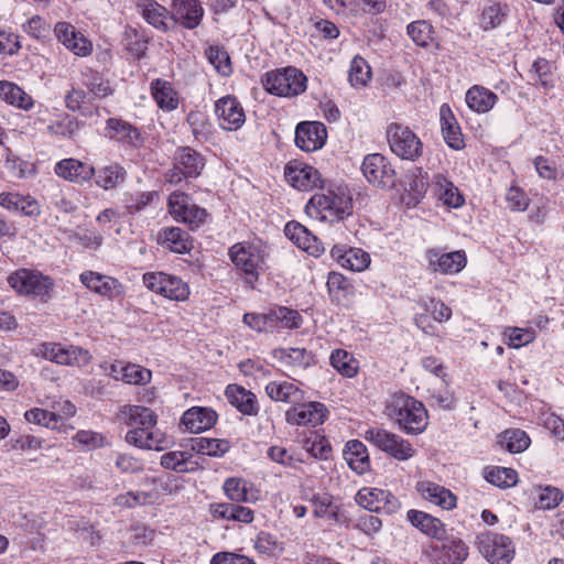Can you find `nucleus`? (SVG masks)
Segmentation results:
<instances>
[{"label": "nucleus", "mask_w": 564, "mask_h": 564, "mask_svg": "<svg viewBox=\"0 0 564 564\" xmlns=\"http://www.w3.org/2000/svg\"><path fill=\"white\" fill-rule=\"evenodd\" d=\"M386 413L406 434L417 435L429 425L425 405L403 392L394 393L386 405Z\"/></svg>", "instance_id": "1"}, {"label": "nucleus", "mask_w": 564, "mask_h": 564, "mask_svg": "<svg viewBox=\"0 0 564 564\" xmlns=\"http://www.w3.org/2000/svg\"><path fill=\"white\" fill-rule=\"evenodd\" d=\"M351 212L352 199L345 193L314 194L305 206L307 216L321 221H339Z\"/></svg>", "instance_id": "2"}, {"label": "nucleus", "mask_w": 564, "mask_h": 564, "mask_svg": "<svg viewBox=\"0 0 564 564\" xmlns=\"http://www.w3.org/2000/svg\"><path fill=\"white\" fill-rule=\"evenodd\" d=\"M228 256L237 270L245 275L248 284L258 281L259 275L265 271V247L261 242H238L228 250Z\"/></svg>", "instance_id": "3"}, {"label": "nucleus", "mask_w": 564, "mask_h": 564, "mask_svg": "<svg viewBox=\"0 0 564 564\" xmlns=\"http://www.w3.org/2000/svg\"><path fill=\"white\" fill-rule=\"evenodd\" d=\"M7 282L14 292L22 296L39 297L47 302L54 290V280L36 269L20 268L7 278Z\"/></svg>", "instance_id": "4"}, {"label": "nucleus", "mask_w": 564, "mask_h": 564, "mask_svg": "<svg viewBox=\"0 0 564 564\" xmlns=\"http://www.w3.org/2000/svg\"><path fill=\"white\" fill-rule=\"evenodd\" d=\"M261 83L269 94L288 98L299 96L307 88V77L293 66L267 72Z\"/></svg>", "instance_id": "5"}, {"label": "nucleus", "mask_w": 564, "mask_h": 564, "mask_svg": "<svg viewBox=\"0 0 564 564\" xmlns=\"http://www.w3.org/2000/svg\"><path fill=\"white\" fill-rule=\"evenodd\" d=\"M205 167V158L202 153L191 147H180L172 158V167L164 177L173 185L180 184L186 178H197Z\"/></svg>", "instance_id": "6"}, {"label": "nucleus", "mask_w": 564, "mask_h": 564, "mask_svg": "<svg viewBox=\"0 0 564 564\" xmlns=\"http://www.w3.org/2000/svg\"><path fill=\"white\" fill-rule=\"evenodd\" d=\"M33 354L61 366L85 367L93 360L88 349L76 345L64 346L61 343H41Z\"/></svg>", "instance_id": "7"}, {"label": "nucleus", "mask_w": 564, "mask_h": 564, "mask_svg": "<svg viewBox=\"0 0 564 564\" xmlns=\"http://www.w3.org/2000/svg\"><path fill=\"white\" fill-rule=\"evenodd\" d=\"M167 207L173 219L185 224L191 230L198 229L209 218V213L195 204L193 198L184 192L171 193Z\"/></svg>", "instance_id": "8"}, {"label": "nucleus", "mask_w": 564, "mask_h": 564, "mask_svg": "<svg viewBox=\"0 0 564 564\" xmlns=\"http://www.w3.org/2000/svg\"><path fill=\"white\" fill-rule=\"evenodd\" d=\"M475 544L490 564H510L514 558V544L505 534L485 531L477 535Z\"/></svg>", "instance_id": "9"}, {"label": "nucleus", "mask_w": 564, "mask_h": 564, "mask_svg": "<svg viewBox=\"0 0 564 564\" xmlns=\"http://www.w3.org/2000/svg\"><path fill=\"white\" fill-rule=\"evenodd\" d=\"M386 134L390 150L400 159L414 162L423 154V142L409 127L392 122Z\"/></svg>", "instance_id": "10"}, {"label": "nucleus", "mask_w": 564, "mask_h": 564, "mask_svg": "<svg viewBox=\"0 0 564 564\" xmlns=\"http://www.w3.org/2000/svg\"><path fill=\"white\" fill-rule=\"evenodd\" d=\"M365 438L397 460L404 462L415 455V449L408 440L384 429L370 427L365 432Z\"/></svg>", "instance_id": "11"}, {"label": "nucleus", "mask_w": 564, "mask_h": 564, "mask_svg": "<svg viewBox=\"0 0 564 564\" xmlns=\"http://www.w3.org/2000/svg\"><path fill=\"white\" fill-rule=\"evenodd\" d=\"M142 281L148 290L171 301L184 302L191 294L186 282L176 275L162 271L147 272L142 275Z\"/></svg>", "instance_id": "12"}, {"label": "nucleus", "mask_w": 564, "mask_h": 564, "mask_svg": "<svg viewBox=\"0 0 564 564\" xmlns=\"http://www.w3.org/2000/svg\"><path fill=\"white\" fill-rule=\"evenodd\" d=\"M361 171L366 180L378 187L391 188L395 185V171L389 160L380 153L366 155Z\"/></svg>", "instance_id": "13"}, {"label": "nucleus", "mask_w": 564, "mask_h": 564, "mask_svg": "<svg viewBox=\"0 0 564 564\" xmlns=\"http://www.w3.org/2000/svg\"><path fill=\"white\" fill-rule=\"evenodd\" d=\"M424 258L429 270L441 274H456L467 264L464 250L445 252L442 248H430L425 251Z\"/></svg>", "instance_id": "14"}, {"label": "nucleus", "mask_w": 564, "mask_h": 564, "mask_svg": "<svg viewBox=\"0 0 564 564\" xmlns=\"http://www.w3.org/2000/svg\"><path fill=\"white\" fill-rule=\"evenodd\" d=\"M214 112L220 129L225 131H237L246 122L245 109L234 95H226L216 100Z\"/></svg>", "instance_id": "15"}, {"label": "nucleus", "mask_w": 564, "mask_h": 564, "mask_svg": "<svg viewBox=\"0 0 564 564\" xmlns=\"http://www.w3.org/2000/svg\"><path fill=\"white\" fill-rule=\"evenodd\" d=\"M424 555L434 564H462L468 556V546L460 539H451L441 544L432 543Z\"/></svg>", "instance_id": "16"}, {"label": "nucleus", "mask_w": 564, "mask_h": 564, "mask_svg": "<svg viewBox=\"0 0 564 564\" xmlns=\"http://www.w3.org/2000/svg\"><path fill=\"white\" fill-rule=\"evenodd\" d=\"M328 413L326 405L321 402H300L285 412V420L291 425L317 426L325 422Z\"/></svg>", "instance_id": "17"}, {"label": "nucleus", "mask_w": 564, "mask_h": 564, "mask_svg": "<svg viewBox=\"0 0 564 564\" xmlns=\"http://www.w3.org/2000/svg\"><path fill=\"white\" fill-rule=\"evenodd\" d=\"M326 286L332 304L345 310L352 308L356 289L350 279L340 272L332 271L328 273Z\"/></svg>", "instance_id": "18"}, {"label": "nucleus", "mask_w": 564, "mask_h": 564, "mask_svg": "<svg viewBox=\"0 0 564 564\" xmlns=\"http://www.w3.org/2000/svg\"><path fill=\"white\" fill-rule=\"evenodd\" d=\"M79 281L91 292L108 300H115L124 294L123 285L116 278L91 270L79 274Z\"/></svg>", "instance_id": "19"}, {"label": "nucleus", "mask_w": 564, "mask_h": 564, "mask_svg": "<svg viewBox=\"0 0 564 564\" xmlns=\"http://www.w3.org/2000/svg\"><path fill=\"white\" fill-rule=\"evenodd\" d=\"M326 140V126L321 121H304L296 126L295 144L303 151L319 150L324 147Z\"/></svg>", "instance_id": "20"}, {"label": "nucleus", "mask_w": 564, "mask_h": 564, "mask_svg": "<svg viewBox=\"0 0 564 564\" xmlns=\"http://www.w3.org/2000/svg\"><path fill=\"white\" fill-rule=\"evenodd\" d=\"M105 135L109 140L129 148L138 149L143 143L139 128L121 118L107 119Z\"/></svg>", "instance_id": "21"}, {"label": "nucleus", "mask_w": 564, "mask_h": 564, "mask_svg": "<svg viewBox=\"0 0 564 564\" xmlns=\"http://www.w3.org/2000/svg\"><path fill=\"white\" fill-rule=\"evenodd\" d=\"M288 182L300 191H312L323 188L322 175L317 169L304 163H289L285 166Z\"/></svg>", "instance_id": "22"}, {"label": "nucleus", "mask_w": 564, "mask_h": 564, "mask_svg": "<svg viewBox=\"0 0 564 564\" xmlns=\"http://www.w3.org/2000/svg\"><path fill=\"white\" fill-rule=\"evenodd\" d=\"M54 173L65 181L84 184L94 178L96 169L77 159L67 158L58 161L54 165Z\"/></svg>", "instance_id": "23"}, {"label": "nucleus", "mask_w": 564, "mask_h": 564, "mask_svg": "<svg viewBox=\"0 0 564 564\" xmlns=\"http://www.w3.org/2000/svg\"><path fill=\"white\" fill-rule=\"evenodd\" d=\"M285 236L300 249L318 257L324 252L323 243L305 226L299 221H289L284 227Z\"/></svg>", "instance_id": "24"}, {"label": "nucleus", "mask_w": 564, "mask_h": 564, "mask_svg": "<svg viewBox=\"0 0 564 564\" xmlns=\"http://www.w3.org/2000/svg\"><path fill=\"white\" fill-rule=\"evenodd\" d=\"M218 415L212 408L192 406L181 417V426L189 433H200L212 429Z\"/></svg>", "instance_id": "25"}, {"label": "nucleus", "mask_w": 564, "mask_h": 564, "mask_svg": "<svg viewBox=\"0 0 564 564\" xmlns=\"http://www.w3.org/2000/svg\"><path fill=\"white\" fill-rule=\"evenodd\" d=\"M124 440L128 444L141 449H163L167 442L165 435L155 427L130 429Z\"/></svg>", "instance_id": "26"}, {"label": "nucleus", "mask_w": 564, "mask_h": 564, "mask_svg": "<svg viewBox=\"0 0 564 564\" xmlns=\"http://www.w3.org/2000/svg\"><path fill=\"white\" fill-rule=\"evenodd\" d=\"M441 131L445 143L453 150L465 148L464 135L460 126L448 104L440 108Z\"/></svg>", "instance_id": "27"}, {"label": "nucleus", "mask_w": 564, "mask_h": 564, "mask_svg": "<svg viewBox=\"0 0 564 564\" xmlns=\"http://www.w3.org/2000/svg\"><path fill=\"white\" fill-rule=\"evenodd\" d=\"M555 65L546 58H536L528 70L529 84L549 94L556 86Z\"/></svg>", "instance_id": "28"}, {"label": "nucleus", "mask_w": 564, "mask_h": 564, "mask_svg": "<svg viewBox=\"0 0 564 564\" xmlns=\"http://www.w3.org/2000/svg\"><path fill=\"white\" fill-rule=\"evenodd\" d=\"M228 402L241 414L256 416L260 411L257 395L239 384H228L225 389Z\"/></svg>", "instance_id": "29"}, {"label": "nucleus", "mask_w": 564, "mask_h": 564, "mask_svg": "<svg viewBox=\"0 0 564 564\" xmlns=\"http://www.w3.org/2000/svg\"><path fill=\"white\" fill-rule=\"evenodd\" d=\"M158 243L174 253H189L193 249V239L187 231L180 227H164L156 238Z\"/></svg>", "instance_id": "30"}, {"label": "nucleus", "mask_w": 564, "mask_h": 564, "mask_svg": "<svg viewBox=\"0 0 564 564\" xmlns=\"http://www.w3.org/2000/svg\"><path fill=\"white\" fill-rule=\"evenodd\" d=\"M0 206L10 212H20L28 217L41 215V205L31 195H23L18 192L0 193Z\"/></svg>", "instance_id": "31"}, {"label": "nucleus", "mask_w": 564, "mask_h": 564, "mask_svg": "<svg viewBox=\"0 0 564 564\" xmlns=\"http://www.w3.org/2000/svg\"><path fill=\"white\" fill-rule=\"evenodd\" d=\"M119 420L131 429L155 427L158 424L156 413L142 405H123L118 413Z\"/></svg>", "instance_id": "32"}, {"label": "nucleus", "mask_w": 564, "mask_h": 564, "mask_svg": "<svg viewBox=\"0 0 564 564\" xmlns=\"http://www.w3.org/2000/svg\"><path fill=\"white\" fill-rule=\"evenodd\" d=\"M408 521L422 533L436 540H443L446 534L442 521L424 511L411 509L406 513Z\"/></svg>", "instance_id": "33"}, {"label": "nucleus", "mask_w": 564, "mask_h": 564, "mask_svg": "<svg viewBox=\"0 0 564 564\" xmlns=\"http://www.w3.org/2000/svg\"><path fill=\"white\" fill-rule=\"evenodd\" d=\"M173 11L175 19L188 30L197 28L204 15L198 0H174Z\"/></svg>", "instance_id": "34"}, {"label": "nucleus", "mask_w": 564, "mask_h": 564, "mask_svg": "<svg viewBox=\"0 0 564 564\" xmlns=\"http://www.w3.org/2000/svg\"><path fill=\"white\" fill-rule=\"evenodd\" d=\"M150 91L160 109L167 112L177 109L180 104L178 93L170 82L155 78L150 84Z\"/></svg>", "instance_id": "35"}, {"label": "nucleus", "mask_w": 564, "mask_h": 564, "mask_svg": "<svg viewBox=\"0 0 564 564\" xmlns=\"http://www.w3.org/2000/svg\"><path fill=\"white\" fill-rule=\"evenodd\" d=\"M95 183L105 191H111L120 187L128 177V172L123 165L112 162L96 170Z\"/></svg>", "instance_id": "36"}, {"label": "nucleus", "mask_w": 564, "mask_h": 564, "mask_svg": "<svg viewBox=\"0 0 564 564\" xmlns=\"http://www.w3.org/2000/svg\"><path fill=\"white\" fill-rule=\"evenodd\" d=\"M417 490L421 492L424 499L440 506L445 510H451L456 507V496L449 489L443 486L432 481H423L419 482Z\"/></svg>", "instance_id": "37"}, {"label": "nucleus", "mask_w": 564, "mask_h": 564, "mask_svg": "<svg viewBox=\"0 0 564 564\" xmlns=\"http://www.w3.org/2000/svg\"><path fill=\"white\" fill-rule=\"evenodd\" d=\"M265 393L275 402L297 404L303 401L304 392L289 381H271L265 386Z\"/></svg>", "instance_id": "38"}, {"label": "nucleus", "mask_w": 564, "mask_h": 564, "mask_svg": "<svg viewBox=\"0 0 564 564\" xmlns=\"http://www.w3.org/2000/svg\"><path fill=\"white\" fill-rule=\"evenodd\" d=\"M498 101V96L490 89L474 85L466 93L467 106L477 113H486L494 108Z\"/></svg>", "instance_id": "39"}, {"label": "nucleus", "mask_w": 564, "mask_h": 564, "mask_svg": "<svg viewBox=\"0 0 564 564\" xmlns=\"http://www.w3.org/2000/svg\"><path fill=\"white\" fill-rule=\"evenodd\" d=\"M344 458L348 466L357 474H364L370 469L369 454L366 445L358 441H348L344 449Z\"/></svg>", "instance_id": "40"}, {"label": "nucleus", "mask_w": 564, "mask_h": 564, "mask_svg": "<svg viewBox=\"0 0 564 564\" xmlns=\"http://www.w3.org/2000/svg\"><path fill=\"white\" fill-rule=\"evenodd\" d=\"M0 98L7 104L24 111H29L34 107L32 96L15 83L9 80H0Z\"/></svg>", "instance_id": "41"}, {"label": "nucleus", "mask_w": 564, "mask_h": 564, "mask_svg": "<svg viewBox=\"0 0 564 564\" xmlns=\"http://www.w3.org/2000/svg\"><path fill=\"white\" fill-rule=\"evenodd\" d=\"M332 256L338 259L341 267L356 272L364 271L370 264L369 253L359 248H349L343 252L339 247L335 246L332 249Z\"/></svg>", "instance_id": "42"}, {"label": "nucleus", "mask_w": 564, "mask_h": 564, "mask_svg": "<svg viewBox=\"0 0 564 564\" xmlns=\"http://www.w3.org/2000/svg\"><path fill=\"white\" fill-rule=\"evenodd\" d=\"M272 356L284 366L307 368L314 364V356L305 348H276Z\"/></svg>", "instance_id": "43"}, {"label": "nucleus", "mask_w": 564, "mask_h": 564, "mask_svg": "<svg viewBox=\"0 0 564 564\" xmlns=\"http://www.w3.org/2000/svg\"><path fill=\"white\" fill-rule=\"evenodd\" d=\"M192 134L199 143L208 142L213 139L215 128L208 116L200 110H191L186 116Z\"/></svg>", "instance_id": "44"}, {"label": "nucleus", "mask_w": 564, "mask_h": 564, "mask_svg": "<svg viewBox=\"0 0 564 564\" xmlns=\"http://www.w3.org/2000/svg\"><path fill=\"white\" fill-rule=\"evenodd\" d=\"M137 8L149 24L161 31L167 30L165 20L169 11L165 7L154 0H138Z\"/></svg>", "instance_id": "45"}, {"label": "nucleus", "mask_w": 564, "mask_h": 564, "mask_svg": "<svg viewBox=\"0 0 564 564\" xmlns=\"http://www.w3.org/2000/svg\"><path fill=\"white\" fill-rule=\"evenodd\" d=\"M508 14V4L494 1L481 10L479 26L486 32L495 30L506 21Z\"/></svg>", "instance_id": "46"}, {"label": "nucleus", "mask_w": 564, "mask_h": 564, "mask_svg": "<svg viewBox=\"0 0 564 564\" xmlns=\"http://www.w3.org/2000/svg\"><path fill=\"white\" fill-rule=\"evenodd\" d=\"M254 551L263 557L276 558L284 552L283 542L267 531H260L252 540Z\"/></svg>", "instance_id": "47"}, {"label": "nucleus", "mask_w": 564, "mask_h": 564, "mask_svg": "<svg viewBox=\"0 0 564 564\" xmlns=\"http://www.w3.org/2000/svg\"><path fill=\"white\" fill-rule=\"evenodd\" d=\"M329 362L341 376L354 378L359 370V362L354 355L345 349H335L329 356Z\"/></svg>", "instance_id": "48"}, {"label": "nucleus", "mask_w": 564, "mask_h": 564, "mask_svg": "<svg viewBox=\"0 0 564 564\" xmlns=\"http://www.w3.org/2000/svg\"><path fill=\"white\" fill-rule=\"evenodd\" d=\"M501 447L510 453H522L531 444L530 436L521 429H508L499 435L498 440Z\"/></svg>", "instance_id": "49"}, {"label": "nucleus", "mask_w": 564, "mask_h": 564, "mask_svg": "<svg viewBox=\"0 0 564 564\" xmlns=\"http://www.w3.org/2000/svg\"><path fill=\"white\" fill-rule=\"evenodd\" d=\"M406 33L417 46L427 48L435 43L434 28L425 20H416L408 24Z\"/></svg>", "instance_id": "50"}, {"label": "nucleus", "mask_w": 564, "mask_h": 564, "mask_svg": "<svg viewBox=\"0 0 564 564\" xmlns=\"http://www.w3.org/2000/svg\"><path fill=\"white\" fill-rule=\"evenodd\" d=\"M192 454L189 452L174 451L161 456V466L176 473H189L195 470Z\"/></svg>", "instance_id": "51"}, {"label": "nucleus", "mask_w": 564, "mask_h": 564, "mask_svg": "<svg viewBox=\"0 0 564 564\" xmlns=\"http://www.w3.org/2000/svg\"><path fill=\"white\" fill-rule=\"evenodd\" d=\"M192 447L199 454L220 457L230 449V443L224 438L196 437Z\"/></svg>", "instance_id": "52"}, {"label": "nucleus", "mask_w": 564, "mask_h": 564, "mask_svg": "<svg viewBox=\"0 0 564 564\" xmlns=\"http://www.w3.org/2000/svg\"><path fill=\"white\" fill-rule=\"evenodd\" d=\"M311 501L314 507V517L340 522L339 507L334 505L333 497L329 494H316L312 497Z\"/></svg>", "instance_id": "53"}, {"label": "nucleus", "mask_w": 564, "mask_h": 564, "mask_svg": "<svg viewBox=\"0 0 564 564\" xmlns=\"http://www.w3.org/2000/svg\"><path fill=\"white\" fill-rule=\"evenodd\" d=\"M158 197L159 193L156 191L124 193L123 207L128 215H135L144 210Z\"/></svg>", "instance_id": "54"}, {"label": "nucleus", "mask_w": 564, "mask_h": 564, "mask_svg": "<svg viewBox=\"0 0 564 564\" xmlns=\"http://www.w3.org/2000/svg\"><path fill=\"white\" fill-rule=\"evenodd\" d=\"M224 491L232 502H249L253 500L249 482L242 478H228L224 482Z\"/></svg>", "instance_id": "55"}, {"label": "nucleus", "mask_w": 564, "mask_h": 564, "mask_svg": "<svg viewBox=\"0 0 564 564\" xmlns=\"http://www.w3.org/2000/svg\"><path fill=\"white\" fill-rule=\"evenodd\" d=\"M485 479L499 488H509L517 484L518 474L512 468L495 466L485 469Z\"/></svg>", "instance_id": "56"}, {"label": "nucleus", "mask_w": 564, "mask_h": 564, "mask_svg": "<svg viewBox=\"0 0 564 564\" xmlns=\"http://www.w3.org/2000/svg\"><path fill=\"white\" fill-rule=\"evenodd\" d=\"M82 76L83 84L96 97H107L111 95L112 89L110 88L109 83L105 80L98 72L91 69L90 67H85L82 70Z\"/></svg>", "instance_id": "57"}, {"label": "nucleus", "mask_w": 564, "mask_h": 564, "mask_svg": "<svg viewBox=\"0 0 564 564\" xmlns=\"http://www.w3.org/2000/svg\"><path fill=\"white\" fill-rule=\"evenodd\" d=\"M149 39L144 32L137 29H129L124 32L126 50L135 58L141 59L145 56Z\"/></svg>", "instance_id": "58"}, {"label": "nucleus", "mask_w": 564, "mask_h": 564, "mask_svg": "<svg viewBox=\"0 0 564 564\" xmlns=\"http://www.w3.org/2000/svg\"><path fill=\"white\" fill-rule=\"evenodd\" d=\"M348 79L351 86L362 87L371 79V69L367 61L357 55L350 62Z\"/></svg>", "instance_id": "59"}, {"label": "nucleus", "mask_w": 564, "mask_h": 564, "mask_svg": "<svg viewBox=\"0 0 564 564\" xmlns=\"http://www.w3.org/2000/svg\"><path fill=\"white\" fill-rule=\"evenodd\" d=\"M304 448L314 458L323 460H327L332 456L333 452L328 440L317 432H312L311 436L305 440Z\"/></svg>", "instance_id": "60"}, {"label": "nucleus", "mask_w": 564, "mask_h": 564, "mask_svg": "<svg viewBox=\"0 0 564 564\" xmlns=\"http://www.w3.org/2000/svg\"><path fill=\"white\" fill-rule=\"evenodd\" d=\"M437 185L440 186V198L444 205L452 208H459L464 205L465 199L459 189L446 177L438 175Z\"/></svg>", "instance_id": "61"}, {"label": "nucleus", "mask_w": 564, "mask_h": 564, "mask_svg": "<svg viewBox=\"0 0 564 564\" xmlns=\"http://www.w3.org/2000/svg\"><path fill=\"white\" fill-rule=\"evenodd\" d=\"M208 62L215 67L221 76H229L232 73V66L227 51L218 45L210 46L205 52Z\"/></svg>", "instance_id": "62"}, {"label": "nucleus", "mask_w": 564, "mask_h": 564, "mask_svg": "<svg viewBox=\"0 0 564 564\" xmlns=\"http://www.w3.org/2000/svg\"><path fill=\"white\" fill-rule=\"evenodd\" d=\"M151 370L135 364H126L121 368L120 380L128 384L145 386L151 381Z\"/></svg>", "instance_id": "63"}, {"label": "nucleus", "mask_w": 564, "mask_h": 564, "mask_svg": "<svg viewBox=\"0 0 564 564\" xmlns=\"http://www.w3.org/2000/svg\"><path fill=\"white\" fill-rule=\"evenodd\" d=\"M24 419L29 423L42 425L52 430L58 429L62 420V417L56 413L40 408L28 410L24 413Z\"/></svg>", "instance_id": "64"}]
</instances>
